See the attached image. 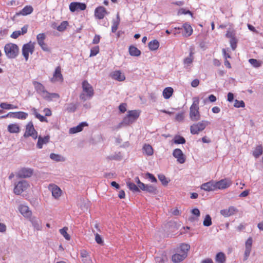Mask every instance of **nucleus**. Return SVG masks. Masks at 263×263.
I'll return each mask as SVG.
<instances>
[{
	"instance_id": "1",
	"label": "nucleus",
	"mask_w": 263,
	"mask_h": 263,
	"mask_svg": "<svg viewBox=\"0 0 263 263\" xmlns=\"http://www.w3.org/2000/svg\"><path fill=\"white\" fill-rule=\"evenodd\" d=\"M32 84L37 93L41 95L44 99L50 101L53 99H59L60 95L57 93H50L47 91L42 84L34 81Z\"/></svg>"
},
{
	"instance_id": "2",
	"label": "nucleus",
	"mask_w": 263,
	"mask_h": 263,
	"mask_svg": "<svg viewBox=\"0 0 263 263\" xmlns=\"http://www.w3.org/2000/svg\"><path fill=\"white\" fill-rule=\"evenodd\" d=\"M199 98L197 97L193 98V103L190 107V118L192 121H199L201 118L199 112Z\"/></svg>"
},
{
	"instance_id": "3",
	"label": "nucleus",
	"mask_w": 263,
	"mask_h": 263,
	"mask_svg": "<svg viewBox=\"0 0 263 263\" xmlns=\"http://www.w3.org/2000/svg\"><path fill=\"white\" fill-rule=\"evenodd\" d=\"M83 92L80 95L81 100L85 101L91 98L94 95V90L92 86L86 80L82 82Z\"/></svg>"
},
{
	"instance_id": "4",
	"label": "nucleus",
	"mask_w": 263,
	"mask_h": 263,
	"mask_svg": "<svg viewBox=\"0 0 263 263\" xmlns=\"http://www.w3.org/2000/svg\"><path fill=\"white\" fill-rule=\"evenodd\" d=\"M4 51L6 56L8 58L13 59L17 55L19 49L16 44L8 43L5 46Z\"/></svg>"
},
{
	"instance_id": "5",
	"label": "nucleus",
	"mask_w": 263,
	"mask_h": 263,
	"mask_svg": "<svg viewBox=\"0 0 263 263\" xmlns=\"http://www.w3.org/2000/svg\"><path fill=\"white\" fill-rule=\"evenodd\" d=\"M139 116V112L138 110H129L127 116L124 118L121 125H129L135 122Z\"/></svg>"
},
{
	"instance_id": "6",
	"label": "nucleus",
	"mask_w": 263,
	"mask_h": 263,
	"mask_svg": "<svg viewBox=\"0 0 263 263\" xmlns=\"http://www.w3.org/2000/svg\"><path fill=\"white\" fill-rule=\"evenodd\" d=\"M209 124L210 122L205 120L193 124L190 126L191 134L193 135L198 134L199 132L203 131Z\"/></svg>"
},
{
	"instance_id": "7",
	"label": "nucleus",
	"mask_w": 263,
	"mask_h": 263,
	"mask_svg": "<svg viewBox=\"0 0 263 263\" xmlns=\"http://www.w3.org/2000/svg\"><path fill=\"white\" fill-rule=\"evenodd\" d=\"M24 137L25 138L32 137L34 139H36L37 138V133L35 130L33 123L31 121L29 122L27 124Z\"/></svg>"
},
{
	"instance_id": "8",
	"label": "nucleus",
	"mask_w": 263,
	"mask_h": 263,
	"mask_svg": "<svg viewBox=\"0 0 263 263\" xmlns=\"http://www.w3.org/2000/svg\"><path fill=\"white\" fill-rule=\"evenodd\" d=\"M34 50V43L29 42L24 45L22 48V54L27 61L29 58V53L32 54Z\"/></svg>"
},
{
	"instance_id": "9",
	"label": "nucleus",
	"mask_w": 263,
	"mask_h": 263,
	"mask_svg": "<svg viewBox=\"0 0 263 263\" xmlns=\"http://www.w3.org/2000/svg\"><path fill=\"white\" fill-rule=\"evenodd\" d=\"M29 186V184L27 181H20L15 184L13 191L14 193L16 195H20L24 191H26Z\"/></svg>"
},
{
	"instance_id": "10",
	"label": "nucleus",
	"mask_w": 263,
	"mask_h": 263,
	"mask_svg": "<svg viewBox=\"0 0 263 263\" xmlns=\"http://www.w3.org/2000/svg\"><path fill=\"white\" fill-rule=\"evenodd\" d=\"M33 173V170L30 168H21L16 174L18 178H26L31 177Z\"/></svg>"
},
{
	"instance_id": "11",
	"label": "nucleus",
	"mask_w": 263,
	"mask_h": 263,
	"mask_svg": "<svg viewBox=\"0 0 263 263\" xmlns=\"http://www.w3.org/2000/svg\"><path fill=\"white\" fill-rule=\"evenodd\" d=\"M232 181L228 178L222 179L219 181H215L216 190L225 189L231 185Z\"/></svg>"
},
{
	"instance_id": "12",
	"label": "nucleus",
	"mask_w": 263,
	"mask_h": 263,
	"mask_svg": "<svg viewBox=\"0 0 263 263\" xmlns=\"http://www.w3.org/2000/svg\"><path fill=\"white\" fill-rule=\"evenodd\" d=\"M48 189L51 192L52 196L55 199H59L61 196L62 191L58 185L54 184H50Z\"/></svg>"
},
{
	"instance_id": "13",
	"label": "nucleus",
	"mask_w": 263,
	"mask_h": 263,
	"mask_svg": "<svg viewBox=\"0 0 263 263\" xmlns=\"http://www.w3.org/2000/svg\"><path fill=\"white\" fill-rule=\"evenodd\" d=\"M173 156L177 159V162L180 164H182L185 161V156L180 149L176 148L174 149Z\"/></svg>"
},
{
	"instance_id": "14",
	"label": "nucleus",
	"mask_w": 263,
	"mask_h": 263,
	"mask_svg": "<svg viewBox=\"0 0 263 263\" xmlns=\"http://www.w3.org/2000/svg\"><path fill=\"white\" fill-rule=\"evenodd\" d=\"M52 83L57 82H62L63 81V76L61 73V68L60 66H58L55 70L52 78L50 79Z\"/></svg>"
},
{
	"instance_id": "15",
	"label": "nucleus",
	"mask_w": 263,
	"mask_h": 263,
	"mask_svg": "<svg viewBox=\"0 0 263 263\" xmlns=\"http://www.w3.org/2000/svg\"><path fill=\"white\" fill-rule=\"evenodd\" d=\"M28 116V114L26 112L22 111L9 112L6 115V116H1V118H5L10 117L12 118H17L19 119H25Z\"/></svg>"
},
{
	"instance_id": "16",
	"label": "nucleus",
	"mask_w": 263,
	"mask_h": 263,
	"mask_svg": "<svg viewBox=\"0 0 263 263\" xmlns=\"http://www.w3.org/2000/svg\"><path fill=\"white\" fill-rule=\"evenodd\" d=\"M253 239L252 237H249L245 243V251L244 253L243 260L248 259L252 249Z\"/></svg>"
},
{
	"instance_id": "17",
	"label": "nucleus",
	"mask_w": 263,
	"mask_h": 263,
	"mask_svg": "<svg viewBox=\"0 0 263 263\" xmlns=\"http://www.w3.org/2000/svg\"><path fill=\"white\" fill-rule=\"evenodd\" d=\"M46 35L44 33H40L36 36V39L39 45L41 48L45 51H49V49L47 44L44 42Z\"/></svg>"
},
{
	"instance_id": "18",
	"label": "nucleus",
	"mask_w": 263,
	"mask_h": 263,
	"mask_svg": "<svg viewBox=\"0 0 263 263\" xmlns=\"http://www.w3.org/2000/svg\"><path fill=\"white\" fill-rule=\"evenodd\" d=\"M86 8V5L84 3L72 2L69 5V9L72 12L76 11L84 10Z\"/></svg>"
},
{
	"instance_id": "19",
	"label": "nucleus",
	"mask_w": 263,
	"mask_h": 263,
	"mask_svg": "<svg viewBox=\"0 0 263 263\" xmlns=\"http://www.w3.org/2000/svg\"><path fill=\"white\" fill-rule=\"evenodd\" d=\"M238 210L236 208L231 206L228 209L220 210V213L224 217H227L233 215Z\"/></svg>"
},
{
	"instance_id": "20",
	"label": "nucleus",
	"mask_w": 263,
	"mask_h": 263,
	"mask_svg": "<svg viewBox=\"0 0 263 263\" xmlns=\"http://www.w3.org/2000/svg\"><path fill=\"white\" fill-rule=\"evenodd\" d=\"M142 188L141 190L146 191L149 193L156 195L158 193V190L156 186L151 184H141Z\"/></svg>"
},
{
	"instance_id": "21",
	"label": "nucleus",
	"mask_w": 263,
	"mask_h": 263,
	"mask_svg": "<svg viewBox=\"0 0 263 263\" xmlns=\"http://www.w3.org/2000/svg\"><path fill=\"white\" fill-rule=\"evenodd\" d=\"M201 189L206 191H215L216 190L215 181H210L203 183L201 186Z\"/></svg>"
},
{
	"instance_id": "22",
	"label": "nucleus",
	"mask_w": 263,
	"mask_h": 263,
	"mask_svg": "<svg viewBox=\"0 0 263 263\" xmlns=\"http://www.w3.org/2000/svg\"><path fill=\"white\" fill-rule=\"evenodd\" d=\"M194 59V52L193 50L191 49L189 55L183 60L184 68L187 69L192 64Z\"/></svg>"
},
{
	"instance_id": "23",
	"label": "nucleus",
	"mask_w": 263,
	"mask_h": 263,
	"mask_svg": "<svg viewBox=\"0 0 263 263\" xmlns=\"http://www.w3.org/2000/svg\"><path fill=\"white\" fill-rule=\"evenodd\" d=\"M20 213L25 217L28 218L31 216L32 212L29 208L25 205H20L18 208Z\"/></svg>"
},
{
	"instance_id": "24",
	"label": "nucleus",
	"mask_w": 263,
	"mask_h": 263,
	"mask_svg": "<svg viewBox=\"0 0 263 263\" xmlns=\"http://www.w3.org/2000/svg\"><path fill=\"white\" fill-rule=\"evenodd\" d=\"M106 14V10L105 8L102 6L97 8L95 11L96 17L99 20L103 18Z\"/></svg>"
},
{
	"instance_id": "25",
	"label": "nucleus",
	"mask_w": 263,
	"mask_h": 263,
	"mask_svg": "<svg viewBox=\"0 0 263 263\" xmlns=\"http://www.w3.org/2000/svg\"><path fill=\"white\" fill-rule=\"evenodd\" d=\"M186 257V255L185 253L182 254L181 253L178 252L174 254L172 257V260L174 262L178 263L182 261Z\"/></svg>"
},
{
	"instance_id": "26",
	"label": "nucleus",
	"mask_w": 263,
	"mask_h": 263,
	"mask_svg": "<svg viewBox=\"0 0 263 263\" xmlns=\"http://www.w3.org/2000/svg\"><path fill=\"white\" fill-rule=\"evenodd\" d=\"M50 139V137L49 136H46L44 137L41 136H39L38 137V141L36 144V146L37 148L41 149L43 147V144H47L49 142Z\"/></svg>"
},
{
	"instance_id": "27",
	"label": "nucleus",
	"mask_w": 263,
	"mask_h": 263,
	"mask_svg": "<svg viewBox=\"0 0 263 263\" xmlns=\"http://www.w3.org/2000/svg\"><path fill=\"white\" fill-rule=\"evenodd\" d=\"M33 8L31 6H25L21 11L16 13L15 16H18L20 15H27L31 14L33 12Z\"/></svg>"
},
{
	"instance_id": "28",
	"label": "nucleus",
	"mask_w": 263,
	"mask_h": 263,
	"mask_svg": "<svg viewBox=\"0 0 263 263\" xmlns=\"http://www.w3.org/2000/svg\"><path fill=\"white\" fill-rule=\"evenodd\" d=\"M87 125L86 122H82L79 125L76 127L70 128L69 129L70 134H76L78 132H80L83 130L84 127Z\"/></svg>"
},
{
	"instance_id": "29",
	"label": "nucleus",
	"mask_w": 263,
	"mask_h": 263,
	"mask_svg": "<svg viewBox=\"0 0 263 263\" xmlns=\"http://www.w3.org/2000/svg\"><path fill=\"white\" fill-rule=\"evenodd\" d=\"M112 78L118 81H123L125 77L120 71H115L112 74Z\"/></svg>"
},
{
	"instance_id": "30",
	"label": "nucleus",
	"mask_w": 263,
	"mask_h": 263,
	"mask_svg": "<svg viewBox=\"0 0 263 263\" xmlns=\"http://www.w3.org/2000/svg\"><path fill=\"white\" fill-rule=\"evenodd\" d=\"M7 128L8 132L12 134H17L20 132V127L16 123L9 124Z\"/></svg>"
},
{
	"instance_id": "31",
	"label": "nucleus",
	"mask_w": 263,
	"mask_h": 263,
	"mask_svg": "<svg viewBox=\"0 0 263 263\" xmlns=\"http://www.w3.org/2000/svg\"><path fill=\"white\" fill-rule=\"evenodd\" d=\"M30 221L34 229L37 231H40L42 230L41 221L38 219L33 217L30 219Z\"/></svg>"
},
{
	"instance_id": "32",
	"label": "nucleus",
	"mask_w": 263,
	"mask_h": 263,
	"mask_svg": "<svg viewBox=\"0 0 263 263\" xmlns=\"http://www.w3.org/2000/svg\"><path fill=\"white\" fill-rule=\"evenodd\" d=\"M182 27L183 28L185 31V33H183L184 36H189L192 34L193 29L191 26L190 24L187 23H184Z\"/></svg>"
},
{
	"instance_id": "33",
	"label": "nucleus",
	"mask_w": 263,
	"mask_h": 263,
	"mask_svg": "<svg viewBox=\"0 0 263 263\" xmlns=\"http://www.w3.org/2000/svg\"><path fill=\"white\" fill-rule=\"evenodd\" d=\"M191 213L192 214L195 216V217H191L189 218V220L191 222H194L195 221H197L198 220V218L200 215V212L199 209L195 208L192 210Z\"/></svg>"
},
{
	"instance_id": "34",
	"label": "nucleus",
	"mask_w": 263,
	"mask_h": 263,
	"mask_svg": "<svg viewBox=\"0 0 263 263\" xmlns=\"http://www.w3.org/2000/svg\"><path fill=\"white\" fill-rule=\"evenodd\" d=\"M190 249V246L186 243H182L180 245L179 248L178 249V252L181 253L182 254L185 253L186 256H187V252Z\"/></svg>"
},
{
	"instance_id": "35",
	"label": "nucleus",
	"mask_w": 263,
	"mask_h": 263,
	"mask_svg": "<svg viewBox=\"0 0 263 263\" xmlns=\"http://www.w3.org/2000/svg\"><path fill=\"white\" fill-rule=\"evenodd\" d=\"M226 257L225 254L222 252L218 253L215 257V261L217 263H225Z\"/></svg>"
},
{
	"instance_id": "36",
	"label": "nucleus",
	"mask_w": 263,
	"mask_h": 263,
	"mask_svg": "<svg viewBox=\"0 0 263 263\" xmlns=\"http://www.w3.org/2000/svg\"><path fill=\"white\" fill-rule=\"evenodd\" d=\"M143 151L147 156H152L154 153L153 148L149 144H145L143 147Z\"/></svg>"
},
{
	"instance_id": "37",
	"label": "nucleus",
	"mask_w": 263,
	"mask_h": 263,
	"mask_svg": "<svg viewBox=\"0 0 263 263\" xmlns=\"http://www.w3.org/2000/svg\"><path fill=\"white\" fill-rule=\"evenodd\" d=\"M173 89L172 87L165 88L163 91V97L166 99H169L173 95Z\"/></svg>"
},
{
	"instance_id": "38",
	"label": "nucleus",
	"mask_w": 263,
	"mask_h": 263,
	"mask_svg": "<svg viewBox=\"0 0 263 263\" xmlns=\"http://www.w3.org/2000/svg\"><path fill=\"white\" fill-rule=\"evenodd\" d=\"M129 53L132 56L138 57L141 54V51L136 47L130 46L129 47Z\"/></svg>"
},
{
	"instance_id": "39",
	"label": "nucleus",
	"mask_w": 263,
	"mask_h": 263,
	"mask_svg": "<svg viewBox=\"0 0 263 263\" xmlns=\"http://www.w3.org/2000/svg\"><path fill=\"white\" fill-rule=\"evenodd\" d=\"M120 19L119 13L117 14V18L116 20H114L112 22V26L111 27V31L112 32H115L118 29V26L120 24Z\"/></svg>"
},
{
	"instance_id": "40",
	"label": "nucleus",
	"mask_w": 263,
	"mask_h": 263,
	"mask_svg": "<svg viewBox=\"0 0 263 263\" xmlns=\"http://www.w3.org/2000/svg\"><path fill=\"white\" fill-rule=\"evenodd\" d=\"M263 153L262 150V147L261 145H258L255 147V150L253 152V156L257 158H258L260 155H262Z\"/></svg>"
},
{
	"instance_id": "41",
	"label": "nucleus",
	"mask_w": 263,
	"mask_h": 263,
	"mask_svg": "<svg viewBox=\"0 0 263 263\" xmlns=\"http://www.w3.org/2000/svg\"><path fill=\"white\" fill-rule=\"evenodd\" d=\"M159 43L156 40H153L148 43V47L151 50H156L159 48Z\"/></svg>"
},
{
	"instance_id": "42",
	"label": "nucleus",
	"mask_w": 263,
	"mask_h": 263,
	"mask_svg": "<svg viewBox=\"0 0 263 263\" xmlns=\"http://www.w3.org/2000/svg\"><path fill=\"white\" fill-rule=\"evenodd\" d=\"M50 158L56 161V162H60V161H65V158L62 157L61 155H59V154H54V153H51L50 155Z\"/></svg>"
},
{
	"instance_id": "43",
	"label": "nucleus",
	"mask_w": 263,
	"mask_h": 263,
	"mask_svg": "<svg viewBox=\"0 0 263 263\" xmlns=\"http://www.w3.org/2000/svg\"><path fill=\"white\" fill-rule=\"evenodd\" d=\"M77 106L73 103H70L67 104L66 110L68 112H73L77 109Z\"/></svg>"
},
{
	"instance_id": "44",
	"label": "nucleus",
	"mask_w": 263,
	"mask_h": 263,
	"mask_svg": "<svg viewBox=\"0 0 263 263\" xmlns=\"http://www.w3.org/2000/svg\"><path fill=\"white\" fill-rule=\"evenodd\" d=\"M127 186L129 189L134 192H139V187L137 186L134 183L131 182H127Z\"/></svg>"
},
{
	"instance_id": "45",
	"label": "nucleus",
	"mask_w": 263,
	"mask_h": 263,
	"mask_svg": "<svg viewBox=\"0 0 263 263\" xmlns=\"http://www.w3.org/2000/svg\"><path fill=\"white\" fill-rule=\"evenodd\" d=\"M67 230L68 228L67 227H64L63 229L60 230V233L63 236L65 239L67 240H69L70 239V236L67 233Z\"/></svg>"
},
{
	"instance_id": "46",
	"label": "nucleus",
	"mask_w": 263,
	"mask_h": 263,
	"mask_svg": "<svg viewBox=\"0 0 263 263\" xmlns=\"http://www.w3.org/2000/svg\"><path fill=\"white\" fill-rule=\"evenodd\" d=\"M212 224V218L209 215H206L204 220L203 221V224L205 227H209Z\"/></svg>"
},
{
	"instance_id": "47",
	"label": "nucleus",
	"mask_w": 263,
	"mask_h": 263,
	"mask_svg": "<svg viewBox=\"0 0 263 263\" xmlns=\"http://www.w3.org/2000/svg\"><path fill=\"white\" fill-rule=\"evenodd\" d=\"M0 107L2 109H11L17 108L16 106H14L12 104H8L7 103H1L0 104Z\"/></svg>"
},
{
	"instance_id": "48",
	"label": "nucleus",
	"mask_w": 263,
	"mask_h": 263,
	"mask_svg": "<svg viewBox=\"0 0 263 263\" xmlns=\"http://www.w3.org/2000/svg\"><path fill=\"white\" fill-rule=\"evenodd\" d=\"M80 255H81V257L83 258L82 261L83 262L85 263L87 261V259L89 256L88 253L87 252V251H86L85 250H82L80 252Z\"/></svg>"
},
{
	"instance_id": "49",
	"label": "nucleus",
	"mask_w": 263,
	"mask_h": 263,
	"mask_svg": "<svg viewBox=\"0 0 263 263\" xmlns=\"http://www.w3.org/2000/svg\"><path fill=\"white\" fill-rule=\"evenodd\" d=\"M249 62L255 68H258L261 66L260 62L254 59H249Z\"/></svg>"
},
{
	"instance_id": "50",
	"label": "nucleus",
	"mask_w": 263,
	"mask_h": 263,
	"mask_svg": "<svg viewBox=\"0 0 263 263\" xmlns=\"http://www.w3.org/2000/svg\"><path fill=\"white\" fill-rule=\"evenodd\" d=\"M174 143L176 144H184L185 143V140L181 136H176L174 138Z\"/></svg>"
},
{
	"instance_id": "51",
	"label": "nucleus",
	"mask_w": 263,
	"mask_h": 263,
	"mask_svg": "<svg viewBox=\"0 0 263 263\" xmlns=\"http://www.w3.org/2000/svg\"><path fill=\"white\" fill-rule=\"evenodd\" d=\"M99 52V47L98 46H96L92 48L90 50V57H93L96 55Z\"/></svg>"
},
{
	"instance_id": "52",
	"label": "nucleus",
	"mask_w": 263,
	"mask_h": 263,
	"mask_svg": "<svg viewBox=\"0 0 263 263\" xmlns=\"http://www.w3.org/2000/svg\"><path fill=\"white\" fill-rule=\"evenodd\" d=\"M68 26V23L67 21H64L61 23V24L58 27V30L59 31H64Z\"/></svg>"
},
{
	"instance_id": "53",
	"label": "nucleus",
	"mask_w": 263,
	"mask_h": 263,
	"mask_svg": "<svg viewBox=\"0 0 263 263\" xmlns=\"http://www.w3.org/2000/svg\"><path fill=\"white\" fill-rule=\"evenodd\" d=\"M158 178L160 181L162 182V184L166 185L167 184L168 181L167 180L165 176L163 174H160L158 175Z\"/></svg>"
},
{
	"instance_id": "54",
	"label": "nucleus",
	"mask_w": 263,
	"mask_h": 263,
	"mask_svg": "<svg viewBox=\"0 0 263 263\" xmlns=\"http://www.w3.org/2000/svg\"><path fill=\"white\" fill-rule=\"evenodd\" d=\"M245 106V104L243 101H239L237 100H235V103L234 104V106L236 108L239 107H244Z\"/></svg>"
},
{
	"instance_id": "55",
	"label": "nucleus",
	"mask_w": 263,
	"mask_h": 263,
	"mask_svg": "<svg viewBox=\"0 0 263 263\" xmlns=\"http://www.w3.org/2000/svg\"><path fill=\"white\" fill-rule=\"evenodd\" d=\"M108 159L110 160H119L121 159V155L120 153H119L118 154H115L114 155H110L108 156Z\"/></svg>"
},
{
	"instance_id": "56",
	"label": "nucleus",
	"mask_w": 263,
	"mask_h": 263,
	"mask_svg": "<svg viewBox=\"0 0 263 263\" xmlns=\"http://www.w3.org/2000/svg\"><path fill=\"white\" fill-rule=\"evenodd\" d=\"M189 14L191 15V16H193V14L191 12V11H190L189 10H186L185 9L181 8V9H179V10L178 11V14L180 15V14Z\"/></svg>"
},
{
	"instance_id": "57",
	"label": "nucleus",
	"mask_w": 263,
	"mask_h": 263,
	"mask_svg": "<svg viewBox=\"0 0 263 263\" xmlns=\"http://www.w3.org/2000/svg\"><path fill=\"white\" fill-rule=\"evenodd\" d=\"M176 120L178 122H181L184 119V114L183 112H181L178 114L175 118Z\"/></svg>"
},
{
	"instance_id": "58",
	"label": "nucleus",
	"mask_w": 263,
	"mask_h": 263,
	"mask_svg": "<svg viewBox=\"0 0 263 263\" xmlns=\"http://www.w3.org/2000/svg\"><path fill=\"white\" fill-rule=\"evenodd\" d=\"M230 44H231V48L232 49L234 50L236 47H237V40L235 38V39H233L232 40H230Z\"/></svg>"
},
{
	"instance_id": "59",
	"label": "nucleus",
	"mask_w": 263,
	"mask_h": 263,
	"mask_svg": "<svg viewBox=\"0 0 263 263\" xmlns=\"http://www.w3.org/2000/svg\"><path fill=\"white\" fill-rule=\"evenodd\" d=\"M146 175L152 182H157V179L153 175L147 173Z\"/></svg>"
},
{
	"instance_id": "60",
	"label": "nucleus",
	"mask_w": 263,
	"mask_h": 263,
	"mask_svg": "<svg viewBox=\"0 0 263 263\" xmlns=\"http://www.w3.org/2000/svg\"><path fill=\"white\" fill-rule=\"evenodd\" d=\"M95 240L98 244H102L103 243V240L102 239V238L101 237L100 235H99L98 233H96L95 234Z\"/></svg>"
},
{
	"instance_id": "61",
	"label": "nucleus",
	"mask_w": 263,
	"mask_h": 263,
	"mask_svg": "<svg viewBox=\"0 0 263 263\" xmlns=\"http://www.w3.org/2000/svg\"><path fill=\"white\" fill-rule=\"evenodd\" d=\"M35 115L36 118L39 119L40 120V121H41V122H44V121L47 122V119L45 117H44V116L40 115V114L36 112Z\"/></svg>"
},
{
	"instance_id": "62",
	"label": "nucleus",
	"mask_w": 263,
	"mask_h": 263,
	"mask_svg": "<svg viewBox=\"0 0 263 263\" xmlns=\"http://www.w3.org/2000/svg\"><path fill=\"white\" fill-rule=\"evenodd\" d=\"M21 35H22L21 33V30L15 31L11 35V37L13 39H17Z\"/></svg>"
},
{
	"instance_id": "63",
	"label": "nucleus",
	"mask_w": 263,
	"mask_h": 263,
	"mask_svg": "<svg viewBox=\"0 0 263 263\" xmlns=\"http://www.w3.org/2000/svg\"><path fill=\"white\" fill-rule=\"evenodd\" d=\"M226 36L228 38H230L231 40L233 39H235L234 34L232 31H228L226 33Z\"/></svg>"
},
{
	"instance_id": "64",
	"label": "nucleus",
	"mask_w": 263,
	"mask_h": 263,
	"mask_svg": "<svg viewBox=\"0 0 263 263\" xmlns=\"http://www.w3.org/2000/svg\"><path fill=\"white\" fill-rule=\"evenodd\" d=\"M100 36L99 35H96L93 39L92 43L94 44H98L100 42Z\"/></svg>"
}]
</instances>
